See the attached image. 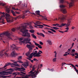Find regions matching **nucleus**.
<instances>
[{"label": "nucleus", "instance_id": "nucleus-47", "mask_svg": "<svg viewBox=\"0 0 78 78\" xmlns=\"http://www.w3.org/2000/svg\"><path fill=\"white\" fill-rule=\"evenodd\" d=\"M42 45L39 44V45L38 46V47L39 48H42V47H41Z\"/></svg>", "mask_w": 78, "mask_h": 78}, {"label": "nucleus", "instance_id": "nucleus-22", "mask_svg": "<svg viewBox=\"0 0 78 78\" xmlns=\"http://www.w3.org/2000/svg\"><path fill=\"white\" fill-rule=\"evenodd\" d=\"M7 74H3V75H11V74H12V71H7Z\"/></svg>", "mask_w": 78, "mask_h": 78}, {"label": "nucleus", "instance_id": "nucleus-42", "mask_svg": "<svg viewBox=\"0 0 78 78\" xmlns=\"http://www.w3.org/2000/svg\"><path fill=\"white\" fill-rule=\"evenodd\" d=\"M48 33H51L52 34H54V33H53V32H51L50 30H48Z\"/></svg>", "mask_w": 78, "mask_h": 78}, {"label": "nucleus", "instance_id": "nucleus-46", "mask_svg": "<svg viewBox=\"0 0 78 78\" xmlns=\"http://www.w3.org/2000/svg\"><path fill=\"white\" fill-rule=\"evenodd\" d=\"M52 25L53 26H55V27H56V25H59V24H54Z\"/></svg>", "mask_w": 78, "mask_h": 78}, {"label": "nucleus", "instance_id": "nucleus-45", "mask_svg": "<svg viewBox=\"0 0 78 78\" xmlns=\"http://www.w3.org/2000/svg\"><path fill=\"white\" fill-rule=\"evenodd\" d=\"M41 56V55H39L38 54H36V55H35V56H36V57H39Z\"/></svg>", "mask_w": 78, "mask_h": 78}, {"label": "nucleus", "instance_id": "nucleus-7", "mask_svg": "<svg viewBox=\"0 0 78 78\" xmlns=\"http://www.w3.org/2000/svg\"><path fill=\"white\" fill-rule=\"evenodd\" d=\"M66 19V16H64L62 14L59 15H58V20L57 18H56V20H58L59 19H60L61 20H64Z\"/></svg>", "mask_w": 78, "mask_h": 78}, {"label": "nucleus", "instance_id": "nucleus-24", "mask_svg": "<svg viewBox=\"0 0 78 78\" xmlns=\"http://www.w3.org/2000/svg\"><path fill=\"white\" fill-rule=\"evenodd\" d=\"M46 42H47L50 45H51L52 44V42H51V41L50 40H48L46 41Z\"/></svg>", "mask_w": 78, "mask_h": 78}, {"label": "nucleus", "instance_id": "nucleus-59", "mask_svg": "<svg viewBox=\"0 0 78 78\" xmlns=\"http://www.w3.org/2000/svg\"><path fill=\"white\" fill-rule=\"evenodd\" d=\"M37 55H41V53L40 52H38Z\"/></svg>", "mask_w": 78, "mask_h": 78}, {"label": "nucleus", "instance_id": "nucleus-20", "mask_svg": "<svg viewBox=\"0 0 78 78\" xmlns=\"http://www.w3.org/2000/svg\"><path fill=\"white\" fill-rule=\"evenodd\" d=\"M37 34L38 35H39L40 36H42L43 37H45V35H44V34H43V33H37Z\"/></svg>", "mask_w": 78, "mask_h": 78}, {"label": "nucleus", "instance_id": "nucleus-56", "mask_svg": "<svg viewBox=\"0 0 78 78\" xmlns=\"http://www.w3.org/2000/svg\"><path fill=\"white\" fill-rule=\"evenodd\" d=\"M44 29H45V30H50V29H49L47 27H45V28H44Z\"/></svg>", "mask_w": 78, "mask_h": 78}, {"label": "nucleus", "instance_id": "nucleus-37", "mask_svg": "<svg viewBox=\"0 0 78 78\" xmlns=\"http://www.w3.org/2000/svg\"><path fill=\"white\" fill-rule=\"evenodd\" d=\"M74 69H75L74 70H75L76 72L77 73V72H78V70H77L76 67H75L73 68Z\"/></svg>", "mask_w": 78, "mask_h": 78}, {"label": "nucleus", "instance_id": "nucleus-55", "mask_svg": "<svg viewBox=\"0 0 78 78\" xmlns=\"http://www.w3.org/2000/svg\"><path fill=\"white\" fill-rule=\"evenodd\" d=\"M75 59H77V58H78V55L75 56Z\"/></svg>", "mask_w": 78, "mask_h": 78}, {"label": "nucleus", "instance_id": "nucleus-26", "mask_svg": "<svg viewBox=\"0 0 78 78\" xmlns=\"http://www.w3.org/2000/svg\"><path fill=\"white\" fill-rule=\"evenodd\" d=\"M23 14H26V13H27V14H28V13H30V11H29V10H27L24 11L23 12Z\"/></svg>", "mask_w": 78, "mask_h": 78}, {"label": "nucleus", "instance_id": "nucleus-57", "mask_svg": "<svg viewBox=\"0 0 78 78\" xmlns=\"http://www.w3.org/2000/svg\"><path fill=\"white\" fill-rule=\"evenodd\" d=\"M68 54H65L63 55V56H68Z\"/></svg>", "mask_w": 78, "mask_h": 78}, {"label": "nucleus", "instance_id": "nucleus-12", "mask_svg": "<svg viewBox=\"0 0 78 78\" xmlns=\"http://www.w3.org/2000/svg\"><path fill=\"white\" fill-rule=\"evenodd\" d=\"M26 74L24 72H18L16 74H15V75H20L21 76H25L24 75Z\"/></svg>", "mask_w": 78, "mask_h": 78}, {"label": "nucleus", "instance_id": "nucleus-5", "mask_svg": "<svg viewBox=\"0 0 78 78\" xmlns=\"http://www.w3.org/2000/svg\"><path fill=\"white\" fill-rule=\"evenodd\" d=\"M9 65H11V67H19V65L18 64H15V63H7L6 65L4 66V67L1 68L2 70H6V68H5V67H6L8 66H9Z\"/></svg>", "mask_w": 78, "mask_h": 78}, {"label": "nucleus", "instance_id": "nucleus-11", "mask_svg": "<svg viewBox=\"0 0 78 78\" xmlns=\"http://www.w3.org/2000/svg\"><path fill=\"white\" fill-rule=\"evenodd\" d=\"M16 70H18L19 71H22V70H25V69L22 66V67L20 68L17 67H16Z\"/></svg>", "mask_w": 78, "mask_h": 78}, {"label": "nucleus", "instance_id": "nucleus-54", "mask_svg": "<svg viewBox=\"0 0 78 78\" xmlns=\"http://www.w3.org/2000/svg\"><path fill=\"white\" fill-rule=\"evenodd\" d=\"M59 32H60V33H64V32H63L62 31H60V30H58Z\"/></svg>", "mask_w": 78, "mask_h": 78}, {"label": "nucleus", "instance_id": "nucleus-25", "mask_svg": "<svg viewBox=\"0 0 78 78\" xmlns=\"http://www.w3.org/2000/svg\"><path fill=\"white\" fill-rule=\"evenodd\" d=\"M31 36L33 38H34V39H37V37H36L35 35H34V34H31Z\"/></svg>", "mask_w": 78, "mask_h": 78}, {"label": "nucleus", "instance_id": "nucleus-16", "mask_svg": "<svg viewBox=\"0 0 78 78\" xmlns=\"http://www.w3.org/2000/svg\"><path fill=\"white\" fill-rule=\"evenodd\" d=\"M71 1V2L70 3V4H69V7H71L73 6V3H74V2L75 1V0H70Z\"/></svg>", "mask_w": 78, "mask_h": 78}, {"label": "nucleus", "instance_id": "nucleus-9", "mask_svg": "<svg viewBox=\"0 0 78 78\" xmlns=\"http://www.w3.org/2000/svg\"><path fill=\"white\" fill-rule=\"evenodd\" d=\"M8 56V55L5 52V50H3L1 51H0V57L2 58L3 57V56Z\"/></svg>", "mask_w": 78, "mask_h": 78}, {"label": "nucleus", "instance_id": "nucleus-2", "mask_svg": "<svg viewBox=\"0 0 78 78\" xmlns=\"http://www.w3.org/2000/svg\"><path fill=\"white\" fill-rule=\"evenodd\" d=\"M6 11L7 13H5V15L7 17H6V20L7 22L8 23H9L10 22H12L14 21V18H12V17L10 16V15H9V12H10V10L9 9V8H8V7H6Z\"/></svg>", "mask_w": 78, "mask_h": 78}, {"label": "nucleus", "instance_id": "nucleus-43", "mask_svg": "<svg viewBox=\"0 0 78 78\" xmlns=\"http://www.w3.org/2000/svg\"><path fill=\"white\" fill-rule=\"evenodd\" d=\"M33 60L34 61H36V62H37V61H38V60L36 58H34L33 59Z\"/></svg>", "mask_w": 78, "mask_h": 78}, {"label": "nucleus", "instance_id": "nucleus-6", "mask_svg": "<svg viewBox=\"0 0 78 78\" xmlns=\"http://www.w3.org/2000/svg\"><path fill=\"white\" fill-rule=\"evenodd\" d=\"M26 43L27 44H30V45L27 44L26 46L29 49L30 51V50H33V48L35 47V46L33 44H32L31 42H28L27 41L26 42Z\"/></svg>", "mask_w": 78, "mask_h": 78}, {"label": "nucleus", "instance_id": "nucleus-51", "mask_svg": "<svg viewBox=\"0 0 78 78\" xmlns=\"http://www.w3.org/2000/svg\"><path fill=\"white\" fill-rule=\"evenodd\" d=\"M56 58H55L53 59V62H55L56 61Z\"/></svg>", "mask_w": 78, "mask_h": 78}, {"label": "nucleus", "instance_id": "nucleus-17", "mask_svg": "<svg viewBox=\"0 0 78 78\" xmlns=\"http://www.w3.org/2000/svg\"><path fill=\"white\" fill-rule=\"evenodd\" d=\"M25 16L24 15H20L18 16H17V17L16 18H15V19H19V18H22V19H24V18H25Z\"/></svg>", "mask_w": 78, "mask_h": 78}, {"label": "nucleus", "instance_id": "nucleus-32", "mask_svg": "<svg viewBox=\"0 0 78 78\" xmlns=\"http://www.w3.org/2000/svg\"><path fill=\"white\" fill-rule=\"evenodd\" d=\"M11 61H12V62H13V63H15V64H17V62L16 61H15V60H11Z\"/></svg>", "mask_w": 78, "mask_h": 78}, {"label": "nucleus", "instance_id": "nucleus-1", "mask_svg": "<svg viewBox=\"0 0 78 78\" xmlns=\"http://www.w3.org/2000/svg\"><path fill=\"white\" fill-rule=\"evenodd\" d=\"M31 25V23H25L22 24L21 25V27H18L17 28V30H20V31L23 34V36L24 37H28L25 38L24 37H22L20 38V41H21L22 43H25V41H28L30 42L31 41V39L30 38L31 37L30 34L28 32V30H25L27 28V25Z\"/></svg>", "mask_w": 78, "mask_h": 78}, {"label": "nucleus", "instance_id": "nucleus-62", "mask_svg": "<svg viewBox=\"0 0 78 78\" xmlns=\"http://www.w3.org/2000/svg\"><path fill=\"white\" fill-rule=\"evenodd\" d=\"M65 29L66 30H69V28L68 27H67L66 28H65Z\"/></svg>", "mask_w": 78, "mask_h": 78}, {"label": "nucleus", "instance_id": "nucleus-10", "mask_svg": "<svg viewBox=\"0 0 78 78\" xmlns=\"http://www.w3.org/2000/svg\"><path fill=\"white\" fill-rule=\"evenodd\" d=\"M35 13L36 14H37L38 16H41V17L43 18V20H44V19H45V20H47V18H46L45 16L44 17L40 15V11H39V10L36 11Z\"/></svg>", "mask_w": 78, "mask_h": 78}, {"label": "nucleus", "instance_id": "nucleus-63", "mask_svg": "<svg viewBox=\"0 0 78 78\" xmlns=\"http://www.w3.org/2000/svg\"><path fill=\"white\" fill-rule=\"evenodd\" d=\"M75 55H76V56H78V53L77 52H76L75 53Z\"/></svg>", "mask_w": 78, "mask_h": 78}, {"label": "nucleus", "instance_id": "nucleus-48", "mask_svg": "<svg viewBox=\"0 0 78 78\" xmlns=\"http://www.w3.org/2000/svg\"><path fill=\"white\" fill-rule=\"evenodd\" d=\"M12 31L13 32L15 31H16V29L14 28H13L12 29Z\"/></svg>", "mask_w": 78, "mask_h": 78}, {"label": "nucleus", "instance_id": "nucleus-13", "mask_svg": "<svg viewBox=\"0 0 78 78\" xmlns=\"http://www.w3.org/2000/svg\"><path fill=\"white\" fill-rule=\"evenodd\" d=\"M72 20V19L70 18H68V23L67 24H66V27H68L70 26V23H71L70 20Z\"/></svg>", "mask_w": 78, "mask_h": 78}, {"label": "nucleus", "instance_id": "nucleus-44", "mask_svg": "<svg viewBox=\"0 0 78 78\" xmlns=\"http://www.w3.org/2000/svg\"><path fill=\"white\" fill-rule=\"evenodd\" d=\"M2 77L3 78H7V76H5V75H2Z\"/></svg>", "mask_w": 78, "mask_h": 78}, {"label": "nucleus", "instance_id": "nucleus-36", "mask_svg": "<svg viewBox=\"0 0 78 78\" xmlns=\"http://www.w3.org/2000/svg\"><path fill=\"white\" fill-rule=\"evenodd\" d=\"M30 32L32 33H33L34 32V30H30Z\"/></svg>", "mask_w": 78, "mask_h": 78}, {"label": "nucleus", "instance_id": "nucleus-41", "mask_svg": "<svg viewBox=\"0 0 78 78\" xmlns=\"http://www.w3.org/2000/svg\"><path fill=\"white\" fill-rule=\"evenodd\" d=\"M72 51L71 53H75V49H72Z\"/></svg>", "mask_w": 78, "mask_h": 78}, {"label": "nucleus", "instance_id": "nucleus-27", "mask_svg": "<svg viewBox=\"0 0 78 78\" xmlns=\"http://www.w3.org/2000/svg\"><path fill=\"white\" fill-rule=\"evenodd\" d=\"M11 12H12V14H13V16H16V13L14 11H13V10H11Z\"/></svg>", "mask_w": 78, "mask_h": 78}, {"label": "nucleus", "instance_id": "nucleus-60", "mask_svg": "<svg viewBox=\"0 0 78 78\" xmlns=\"http://www.w3.org/2000/svg\"><path fill=\"white\" fill-rule=\"evenodd\" d=\"M71 50V49L70 48L68 49V50L67 51L68 52H70Z\"/></svg>", "mask_w": 78, "mask_h": 78}, {"label": "nucleus", "instance_id": "nucleus-61", "mask_svg": "<svg viewBox=\"0 0 78 78\" xmlns=\"http://www.w3.org/2000/svg\"><path fill=\"white\" fill-rule=\"evenodd\" d=\"M71 55H72V56H75V54H74V53L73 54H70Z\"/></svg>", "mask_w": 78, "mask_h": 78}, {"label": "nucleus", "instance_id": "nucleus-23", "mask_svg": "<svg viewBox=\"0 0 78 78\" xmlns=\"http://www.w3.org/2000/svg\"><path fill=\"white\" fill-rule=\"evenodd\" d=\"M22 65L25 67H27L28 66V62H27L25 63L24 64H22Z\"/></svg>", "mask_w": 78, "mask_h": 78}, {"label": "nucleus", "instance_id": "nucleus-64", "mask_svg": "<svg viewBox=\"0 0 78 78\" xmlns=\"http://www.w3.org/2000/svg\"><path fill=\"white\" fill-rule=\"evenodd\" d=\"M51 72H53V71H54V69H51Z\"/></svg>", "mask_w": 78, "mask_h": 78}, {"label": "nucleus", "instance_id": "nucleus-29", "mask_svg": "<svg viewBox=\"0 0 78 78\" xmlns=\"http://www.w3.org/2000/svg\"><path fill=\"white\" fill-rule=\"evenodd\" d=\"M18 60H21V59H22V56H19L18 58Z\"/></svg>", "mask_w": 78, "mask_h": 78}, {"label": "nucleus", "instance_id": "nucleus-31", "mask_svg": "<svg viewBox=\"0 0 78 78\" xmlns=\"http://www.w3.org/2000/svg\"><path fill=\"white\" fill-rule=\"evenodd\" d=\"M17 62H19V63H21V64H23V62L21 60H19L17 61Z\"/></svg>", "mask_w": 78, "mask_h": 78}, {"label": "nucleus", "instance_id": "nucleus-8", "mask_svg": "<svg viewBox=\"0 0 78 78\" xmlns=\"http://www.w3.org/2000/svg\"><path fill=\"white\" fill-rule=\"evenodd\" d=\"M60 7L61 8L60 10L63 13V14H66L67 13V10L66 9H65L64 8L65 7V6L63 5H60Z\"/></svg>", "mask_w": 78, "mask_h": 78}, {"label": "nucleus", "instance_id": "nucleus-49", "mask_svg": "<svg viewBox=\"0 0 78 78\" xmlns=\"http://www.w3.org/2000/svg\"><path fill=\"white\" fill-rule=\"evenodd\" d=\"M29 27H30V29H33V28H34L33 27V26H31V25H30L29 26Z\"/></svg>", "mask_w": 78, "mask_h": 78}, {"label": "nucleus", "instance_id": "nucleus-19", "mask_svg": "<svg viewBox=\"0 0 78 78\" xmlns=\"http://www.w3.org/2000/svg\"><path fill=\"white\" fill-rule=\"evenodd\" d=\"M0 14L1 15H2H2L1 16V17L0 18V20H2V17H5V12H0Z\"/></svg>", "mask_w": 78, "mask_h": 78}, {"label": "nucleus", "instance_id": "nucleus-38", "mask_svg": "<svg viewBox=\"0 0 78 78\" xmlns=\"http://www.w3.org/2000/svg\"><path fill=\"white\" fill-rule=\"evenodd\" d=\"M32 55L33 56H34V57H36V55H37V54H36V53L34 52V53H33V54Z\"/></svg>", "mask_w": 78, "mask_h": 78}, {"label": "nucleus", "instance_id": "nucleus-34", "mask_svg": "<svg viewBox=\"0 0 78 78\" xmlns=\"http://www.w3.org/2000/svg\"><path fill=\"white\" fill-rule=\"evenodd\" d=\"M12 9H13V10H14L15 11H16V10H19V9H15V8H14V7H12Z\"/></svg>", "mask_w": 78, "mask_h": 78}, {"label": "nucleus", "instance_id": "nucleus-58", "mask_svg": "<svg viewBox=\"0 0 78 78\" xmlns=\"http://www.w3.org/2000/svg\"><path fill=\"white\" fill-rule=\"evenodd\" d=\"M15 12L16 14H20V12H17V11H15Z\"/></svg>", "mask_w": 78, "mask_h": 78}, {"label": "nucleus", "instance_id": "nucleus-3", "mask_svg": "<svg viewBox=\"0 0 78 78\" xmlns=\"http://www.w3.org/2000/svg\"><path fill=\"white\" fill-rule=\"evenodd\" d=\"M34 66H35V65L33 66L32 69L31 71H30V72L28 73H30V74L28 75H26L24 77V78H29L28 77H29V76H31L33 78H36V77L37 75L38 74V72H39V71H37H37H35V72H33L35 69V68H34Z\"/></svg>", "mask_w": 78, "mask_h": 78}, {"label": "nucleus", "instance_id": "nucleus-52", "mask_svg": "<svg viewBox=\"0 0 78 78\" xmlns=\"http://www.w3.org/2000/svg\"><path fill=\"white\" fill-rule=\"evenodd\" d=\"M35 45H36V46H38L39 45V44L36 43H35Z\"/></svg>", "mask_w": 78, "mask_h": 78}, {"label": "nucleus", "instance_id": "nucleus-15", "mask_svg": "<svg viewBox=\"0 0 78 78\" xmlns=\"http://www.w3.org/2000/svg\"><path fill=\"white\" fill-rule=\"evenodd\" d=\"M11 48H13L12 50H17V47L15 44H12V45L11 46Z\"/></svg>", "mask_w": 78, "mask_h": 78}, {"label": "nucleus", "instance_id": "nucleus-33", "mask_svg": "<svg viewBox=\"0 0 78 78\" xmlns=\"http://www.w3.org/2000/svg\"><path fill=\"white\" fill-rule=\"evenodd\" d=\"M49 30L54 33H56V31H55V30L54 29H49Z\"/></svg>", "mask_w": 78, "mask_h": 78}, {"label": "nucleus", "instance_id": "nucleus-39", "mask_svg": "<svg viewBox=\"0 0 78 78\" xmlns=\"http://www.w3.org/2000/svg\"><path fill=\"white\" fill-rule=\"evenodd\" d=\"M53 29H54V30H57V29H59V28H58V27H53Z\"/></svg>", "mask_w": 78, "mask_h": 78}, {"label": "nucleus", "instance_id": "nucleus-21", "mask_svg": "<svg viewBox=\"0 0 78 78\" xmlns=\"http://www.w3.org/2000/svg\"><path fill=\"white\" fill-rule=\"evenodd\" d=\"M66 25V23H62V24H61L60 26H58L57 27H60V28H62V27H64Z\"/></svg>", "mask_w": 78, "mask_h": 78}, {"label": "nucleus", "instance_id": "nucleus-4", "mask_svg": "<svg viewBox=\"0 0 78 78\" xmlns=\"http://www.w3.org/2000/svg\"><path fill=\"white\" fill-rule=\"evenodd\" d=\"M4 35L6 36L8 39L12 40L11 34L9 32H7L0 34V41L2 39V38H3V36H4Z\"/></svg>", "mask_w": 78, "mask_h": 78}, {"label": "nucleus", "instance_id": "nucleus-28", "mask_svg": "<svg viewBox=\"0 0 78 78\" xmlns=\"http://www.w3.org/2000/svg\"><path fill=\"white\" fill-rule=\"evenodd\" d=\"M33 53H31L30 54V56H29V58H33V55H33Z\"/></svg>", "mask_w": 78, "mask_h": 78}, {"label": "nucleus", "instance_id": "nucleus-40", "mask_svg": "<svg viewBox=\"0 0 78 78\" xmlns=\"http://www.w3.org/2000/svg\"><path fill=\"white\" fill-rule=\"evenodd\" d=\"M37 26H39V27H44V26L43 25H40L39 24H36Z\"/></svg>", "mask_w": 78, "mask_h": 78}, {"label": "nucleus", "instance_id": "nucleus-30", "mask_svg": "<svg viewBox=\"0 0 78 78\" xmlns=\"http://www.w3.org/2000/svg\"><path fill=\"white\" fill-rule=\"evenodd\" d=\"M30 52L29 51L27 52L26 54V55L27 56H29V55H30Z\"/></svg>", "mask_w": 78, "mask_h": 78}, {"label": "nucleus", "instance_id": "nucleus-53", "mask_svg": "<svg viewBox=\"0 0 78 78\" xmlns=\"http://www.w3.org/2000/svg\"><path fill=\"white\" fill-rule=\"evenodd\" d=\"M39 44H40V45H43V43H42V41H40L39 42Z\"/></svg>", "mask_w": 78, "mask_h": 78}, {"label": "nucleus", "instance_id": "nucleus-50", "mask_svg": "<svg viewBox=\"0 0 78 78\" xmlns=\"http://www.w3.org/2000/svg\"><path fill=\"white\" fill-rule=\"evenodd\" d=\"M2 21L1 22V23H3V24H5V22H4V20L2 19Z\"/></svg>", "mask_w": 78, "mask_h": 78}, {"label": "nucleus", "instance_id": "nucleus-14", "mask_svg": "<svg viewBox=\"0 0 78 78\" xmlns=\"http://www.w3.org/2000/svg\"><path fill=\"white\" fill-rule=\"evenodd\" d=\"M18 54L15 52V51H13L12 53H11V55L12 57H16V56H17Z\"/></svg>", "mask_w": 78, "mask_h": 78}, {"label": "nucleus", "instance_id": "nucleus-35", "mask_svg": "<svg viewBox=\"0 0 78 78\" xmlns=\"http://www.w3.org/2000/svg\"><path fill=\"white\" fill-rule=\"evenodd\" d=\"M8 71L6 70L5 71H2V73H7L8 71Z\"/></svg>", "mask_w": 78, "mask_h": 78}, {"label": "nucleus", "instance_id": "nucleus-18", "mask_svg": "<svg viewBox=\"0 0 78 78\" xmlns=\"http://www.w3.org/2000/svg\"><path fill=\"white\" fill-rule=\"evenodd\" d=\"M6 70H7L8 71V70H11V72H14V71L15 70H17V69L16 68H13V69H12V68H10V69H6Z\"/></svg>", "mask_w": 78, "mask_h": 78}]
</instances>
